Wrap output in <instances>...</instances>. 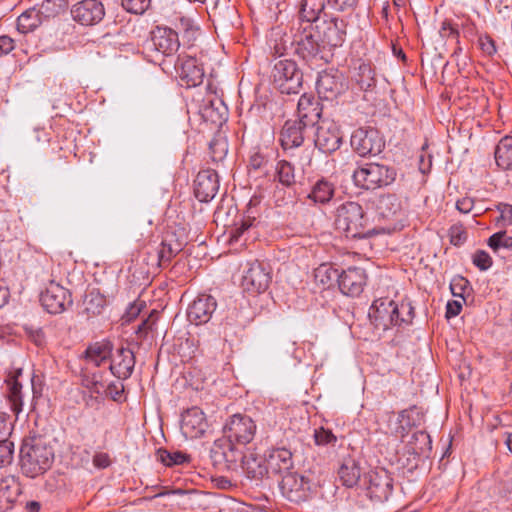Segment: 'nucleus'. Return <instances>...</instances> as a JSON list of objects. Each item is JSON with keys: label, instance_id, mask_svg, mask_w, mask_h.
Here are the masks:
<instances>
[{"label": "nucleus", "instance_id": "nucleus-1", "mask_svg": "<svg viewBox=\"0 0 512 512\" xmlns=\"http://www.w3.org/2000/svg\"><path fill=\"white\" fill-rule=\"evenodd\" d=\"M254 420L245 414L229 416L223 425V437L214 441L210 449V458L215 466L227 470L238 469L243 458V450L239 446L249 444L256 434Z\"/></svg>", "mask_w": 512, "mask_h": 512}, {"label": "nucleus", "instance_id": "nucleus-2", "mask_svg": "<svg viewBox=\"0 0 512 512\" xmlns=\"http://www.w3.org/2000/svg\"><path fill=\"white\" fill-rule=\"evenodd\" d=\"M334 226L346 238L361 239L373 234L363 207L354 201H347L337 207Z\"/></svg>", "mask_w": 512, "mask_h": 512}, {"label": "nucleus", "instance_id": "nucleus-3", "mask_svg": "<svg viewBox=\"0 0 512 512\" xmlns=\"http://www.w3.org/2000/svg\"><path fill=\"white\" fill-rule=\"evenodd\" d=\"M54 461L52 447L40 437L26 438L20 448V463L23 473L35 478L46 472Z\"/></svg>", "mask_w": 512, "mask_h": 512}, {"label": "nucleus", "instance_id": "nucleus-4", "mask_svg": "<svg viewBox=\"0 0 512 512\" xmlns=\"http://www.w3.org/2000/svg\"><path fill=\"white\" fill-rule=\"evenodd\" d=\"M318 35L316 25L298 23V27L292 28L291 45L294 47V53L307 62L323 60L321 53L325 47Z\"/></svg>", "mask_w": 512, "mask_h": 512}, {"label": "nucleus", "instance_id": "nucleus-5", "mask_svg": "<svg viewBox=\"0 0 512 512\" xmlns=\"http://www.w3.org/2000/svg\"><path fill=\"white\" fill-rule=\"evenodd\" d=\"M395 178L394 168L378 163H366L358 167L352 175L354 184L366 190L388 186L395 181Z\"/></svg>", "mask_w": 512, "mask_h": 512}, {"label": "nucleus", "instance_id": "nucleus-6", "mask_svg": "<svg viewBox=\"0 0 512 512\" xmlns=\"http://www.w3.org/2000/svg\"><path fill=\"white\" fill-rule=\"evenodd\" d=\"M271 78L273 85L282 94H298L303 84V73L297 63L291 59L275 62Z\"/></svg>", "mask_w": 512, "mask_h": 512}, {"label": "nucleus", "instance_id": "nucleus-7", "mask_svg": "<svg viewBox=\"0 0 512 512\" xmlns=\"http://www.w3.org/2000/svg\"><path fill=\"white\" fill-rule=\"evenodd\" d=\"M350 143L352 149L361 157L378 155L385 146L379 131L372 127L356 129L351 135Z\"/></svg>", "mask_w": 512, "mask_h": 512}, {"label": "nucleus", "instance_id": "nucleus-8", "mask_svg": "<svg viewBox=\"0 0 512 512\" xmlns=\"http://www.w3.org/2000/svg\"><path fill=\"white\" fill-rule=\"evenodd\" d=\"M279 488L281 494L287 500L294 503H301L309 498L312 483L307 477L290 472L283 475L279 483Z\"/></svg>", "mask_w": 512, "mask_h": 512}, {"label": "nucleus", "instance_id": "nucleus-9", "mask_svg": "<svg viewBox=\"0 0 512 512\" xmlns=\"http://www.w3.org/2000/svg\"><path fill=\"white\" fill-rule=\"evenodd\" d=\"M271 282V272L269 265L254 261L247 264L242 278V286L244 290L250 293L264 292Z\"/></svg>", "mask_w": 512, "mask_h": 512}, {"label": "nucleus", "instance_id": "nucleus-10", "mask_svg": "<svg viewBox=\"0 0 512 512\" xmlns=\"http://www.w3.org/2000/svg\"><path fill=\"white\" fill-rule=\"evenodd\" d=\"M40 303L50 314H59L72 304L71 293L55 282H50L40 294Z\"/></svg>", "mask_w": 512, "mask_h": 512}, {"label": "nucleus", "instance_id": "nucleus-11", "mask_svg": "<svg viewBox=\"0 0 512 512\" xmlns=\"http://www.w3.org/2000/svg\"><path fill=\"white\" fill-rule=\"evenodd\" d=\"M321 37L323 47H340L345 42L347 21L344 18L331 16L323 19L321 24H315Z\"/></svg>", "mask_w": 512, "mask_h": 512}, {"label": "nucleus", "instance_id": "nucleus-12", "mask_svg": "<svg viewBox=\"0 0 512 512\" xmlns=\"http://www.w3.org/2000/svg\"><path fill=\"white\" fill-rule=\"evenodd\" d=\"M367 495L372 501L383 503L393 491V479L386 469L370 471L367 476Z\"/></svg>", "mask_w": 512, "mask_h": 512}, {"label": "nucleus", "instance_id": "nucleus-13", "mask_svg": "<svg viewBox=\"0 0 512 512\" xmlns=\"http://www.w3.org/2000/svg\"><path fill=\"white\" fill-rule=\"evenodd\" d=\"M71 15L77 23L93 26L103 20L105 8L100 0H81L72 6Z\"/></svg>", "mask_w": 512, "mask_h": 512}, {"label": "nucleus", "instance_id": "nucleus-14", "mask_svg": "<svg viewBox=\"0 0 512 512\" xmlns=\"http://www.w3.org/2000/svg\"><path fill=\"white\" fill-rule=\"evenodd\" d=\"M342 139L340 126L334 121L323 120L317 128L314 143L323 153H333L340 148Z\"/></svg>", "mask_w": 512, "mask_h": 512}, {"label": "nucleus", "instance_id": "nucleus-15", "mask_svg": "<svg viewBox=\"0 0 512 512\" xmlns=\"http://www.w3.org/2000/svg\"><path fill=\"white\" fill-rule=\"evenodd\" d=\"M62 0H44L40 10L29 9L23 12L17 19V29L21 33L33 31L41 24L40 14L50 16L57 14L62 7Z\"/></svg>", "mask_w": 512, "mask_h": 512}, {"label": "nucleus", "instance_id": "nucleus-16", "mask_svg": "<svg viewBox=\"0 0 512 512\" xmlns=\"http://www.w3.org/2000/svg\"><path fill=\"white\" fill-rule=\"evenodd\" d=\"M219 190V176L213 169H203L194 180V195L200 202H209Z\"/></svg>", "mask_w": 512, "mask_h": 512}, {"label": "nucleus", "instance_id": "nucleus-17", "mask_svg": "<svg viewBox=\"0 0 512 512\" xmlns=\"http://www.w3.org/2000/svg\"><path fill=\"white\" fill-rule=\"evenodd\" d=\"M198 114L203 121L221 126L228 118V108L220 98L209 95L198 106Z\"/></svg>", "mask_w": 512, "mask_h": 512}, {"label": "nucleus", "instance_id": "nucleus-18", "mask_svg": "<svg viewBox=\"0 0 512 512\" xmlns=\"http://www.w3.org/2000/svg\"><path fill=\"white\" fill-rule=\"evenodd\" d=\"M316 89L320 98L335 99L346 89L343 75L338 72L327 71L320 73L317 78Z\"/></svg>", "mask_w": 512, "mask_h": 512}, {"label": "nucleus", "instance_id": "nucleus-19", "mask_svg": "<svg viewBox=\"0 0 512 512\" xmlns=\"http://www.w3.org/2000/svg\"><path fill=\"white\" fill-rule=\"evenodd\" d=\"M367 282V275L363 268L349 267L340 272L339 288L348 296H359Z\"/></svg>", "mask_w": 512, "mask_h": 512}, {"label": "nucleus", "instance_id": "nucleus-20", "mask_svg": "<svg viewBox=\"0 0 512 512\" xmlns=\"http://www.w3.org/2000/svg\"><path fill=\"white\" fill-rule=\"evenodd\" d=\"M217 308V302L211 295H199L188 307V320L195 324L201 325L207 323Z\"/></svg>", "mask_w": 512, "mask_h": 512}, {"label": "nucleus", "instance_id": "nucleus-21", "mask_svg": "<svg viewBox=\"0 0 512 512\" xmlns=\"http://www.w3.org/2000/svg\"><path fill=\"white\" fill-rule=\"evenodd\" d=\"M207 427L205 415L200 408L192 407L182 414L181 431L186 438L201 437Z\"/></svg>", "mask_w": 512, "mask_h": 512}, {"label": "nucleus", "instance_id": "nucleus-22", "mask_svg": "<svg viewBox=\"0 0 512 512\" xmlns=\"http://www.w3.org/2000/svg\"><path fill=\"white\" fill-rule=\"evenodd\" d=\"M309 126L300 120H287L280 132V144L284 150L300 147Z\"/></svg>", "mask_w": 512, "mask_h": 512}, {"label": "nucleus", "instance_id": "nucleus-23", "mask_svg": "<svg viewBox=\"0 0 512 512\" xmlns=\"http://www.w3.org/2000/svg\"><path fill=\"white\" fill-rule=\"evenodd\" d=\"M151 45L163 55H171L179 48L178 34L171 28L156 27L151 34Z\"/></svg>", "mask_w": 512, "mask_h": 512}, {"label": "nucleus", "instance_id": "nucleus-24", "mask_svg": "<svg viewBox=\"0 0 512 512\" xmlns=\"http://www.w3.org/2000/svg\"><path fill=\"white\" fill-rule=\"evenodd\" d=\"M268 471L271 474H287L293 467L292 452L284 447L272 448L265 454Z\"/></svg>", "mask_w": 512, "mask_h": 512}, {"label": "nucleus", "instance_id": "nucleus-25", "mask_svg": "<svg viewBox=\"0 0 512 512\" xmlns=\"http://www.w3.org/2000/svg\"><path fill=\"white\" fill-rule=\"evenodd\" d=\"M298 117L309 127L314 126L321 118L322 107L318 99L311 94L304 93L297 105Z\"/></svg>", "mask_w": 512, "mask_h": 512}, {"label": "nucleus", "instance_id": "nucleus-26", "mask_svg": "<svg viewBox=\"0 0 512 512\" xmlns=\"http://www.w3.org/2000/svg\"><path fill=\"white\" fill-rule=\"evenodd\" d=\"M135 366V357L128 348H120L116 351L111 363L110 370L114 376L120 379H127L131 376Z\"/></svg>", "mask_w": 512, "mask_h": 512}, {"label": "nucleus", "instance_id": "nucleus-27", "mask_svg": "<svg viewBox=\"0 0 512 512\" xmlns=\"http://www.w3.org/2000/svg\"><path fill=\"white\" fill-rule=\"evenodd\" d=\"M181 81L187 87H195L203 82L204 70L195 58L189 57L184 59L178 69Z\"/></svg>", "mask_w": 512, "mask_h": 512}, {"label": "nucleus", "instance_id": "nucleus-28", "mask_svg": "<svg viewBox=\"0 0 512 512\" xmlns=\"http://www.w3.org/2000/svg\"><path fill=\"white\" fill-rule=\"evenodd\" d=\"M376 210L378 215L384 219H396L402 214V202L395 194L380 195L376 203Z\"/></svg>", "mask_w": 512, "mask_h": 512}, {"label": "nucleus", "instance_id": "nucleus-29", "mask_svg": "<svg viewBox=\"0 0 512 512\" xmlns=\"http://www.w3.org/2000/svg\"><path fill=\"white\" fill-rule=\"evenodd\" d=\"M326 4V0H302L299 10V23L317 24L322 14L325 19L327 17L324 12Z\"/></svg>", "mask_w": 512, "mask_h": 512}, {"label": "nucleus", "instance_id": "nucleus-30", "mask_svg": "<svg viewBox=\"0 0 512 512\" xmlns=\"http://www.w3.org/2000/svg\"><path fill=\"white\" fill-rule=\"evenodd\" d=\"M239 467L246 472L249 478L254 480H260L269 474L265 456L259 457L253 454L246 456L243 454V458L239 461Z\"/></svg>", "mask_w": 512, "mask_h": 512}, {"label": "nucleus", "instance_id": "nucleus-31", "mask_svg": "<svg viewBox=\"0 0 512 512\" xmlns=\"http://www.w3.org/2000/svg\"><path fill=\"white\" fill-rule=\"evenodd\" d=\"M392 304L393 300L387 298H379L372 303L369 309V318L376 326H381L384 330H387V321L390 317Z\"/></svg>", "mask_w": 512, "mask_h": 512}, {"label": "nucleus", "instance_id": "nucleus-32", "mask_svg": "<svg viewBox=\"0 0 512 512\" xmlns=\"http://www.w3.org/2000/svg\"><path fill=\"white\" fill-rule=\"evenodd\" d=\"M414 317V308L408 302L397 304L393 301L392 309H390V317L387 321V329L392 326H400L403 323H411Z\"/></svg>", "mask_w": 512, "mask_h": 512}, {"label": "nucleus", "instance_id": "nucleus-33", "mask_svg": "<svg viewBox=\"0 0 512 512\" xmlns=\"http://www.w3.org/2000/svg\"><path fill=\"white\" fill-rule=\"evenodd\" d=\"M408 450L414 455L428 457L432 450L430 435L425 431H416L413 433L408 441Z\"/></svg>", "mask_w": 512, "mask_h": 512}, {"label": "nucleus", "instance_id": "nucleus-34", "mask_svg": "<svg viewBox=\"0 0 512 512\" xmlns=\"http://www.w3.org/2000/svg\"><path fill=\"white\" fill-rule=\"evenodd\" d=\"M334 193V185L326 179H320L312 186L308 199L316 204H326L333 198Z\"/></svg>", "mask_w": 512, "mask_h": 512}, {"label": "nucleus", "instance_id": "nucleus-35", "mask_svg": "<svg viewBox=\"0 0 512 512\" xmlns=\"http://www.w3.org/2000/svg\"><path fill=\"white\" fill-rule=\"evenodd\" d=\"M112 345L110 342H96L87 347L85 358L95 366H100L111 357Z\"/></svg>", "mask_w": 512, "mask_h": 512}, {"label": "nucleus", "instance_id": "nucleus-36", "mask_svg": "<svg viewBox=\"0 0 512 512\" xmlns=\"http://www.w3.org/2000/svg\"><path fill=\"white\" fill-rule=\"evenodd\" d=\"M160 254V259L167 266L171 260L182 250V242L175 239L174 235L166 234L162 242L155 247Z\"/></svg>", "mask_w": 512, "mask_h": 512}, {"label": "nucleus", "instance_id": "nucleus-37", "mask_svg": "<svg viewBox=\"0 0 512 512\" xmlns=\"http://www.w3.org/2000/svg\"><path fill=\"white\" fill-rule=\"evenodd\" d=\"M495 161L503 170L512 168V136L503 137L495 148Z\"/></svg>", "mask_w": 512, "mask_h": 512}, {"label": "nucleus", "instance_id": "nucleus-38", "mask_svg": "<svg viewBox=\"0 0 512 512\" xmlns=\"http://www.w3.org/2000/svg\"><path fill=\"white\" fill-rule=\"evenodd\" d=\"M338 474L343 485L353 487L358 483L361 471L357 463L349 459L341 465Z\"/></svg>", "mask_w": 512, "mask_h": 512}, {"label": "nucleus", "instance_id": "nucleus-39", "mask_svg": "<svg viewBox=\"0 0 512 512\" xmlns=\"http://www.w3.org/2000/svg\"><path fill=\"white\" fill-rule=\"evenodd\" d=\"M8 386V400L10 402V406L12 411L18 415L22 411L23 402H22V385L18 381L16 376H11L7 380Z\"/></svg>", "mask_w": 512, "mask_h": 512}, {"label": "nucleus", "instance_id": "nucleus-40", "mask_svg": "<svg viewBox=\"0 0 512 512\" xmlns=\"http://www.w3.org/2000/svg\"><path fill=\"white\" fill-rule=\"evenodd\" d=\"M360 89L367 91L376 85L375 72L370 64L361 63L354 76Z\"/></svg>", "mask_w": 512, "mask_h": 512}, {"label": "nucleus", "instance_id": "nucleus-41", "mask_svg": "<svg viewBox=\"0 0 512 512\" xmlns=\"http://www.w3.org/2000/svg\"><path fill=\"white\" fill-rule=\"evenodd\" d=\"M84 312L90 316L99 315L106 305L105 297L98 291L92 290L86 294L84 299Z\"/></svg>", "mask_w": 512, "mask_h": 512}, {"label": "nucleus", "instance_id": "nucleus-42", "mask_svg": "<svg viewBox=\"0 0 512 512\" xmlns=\"http://www.w3.org/2000/svg\"><path fill=\"white\" fill-rule=\"evenodd\" d=\"M275 178L283 186L291 187L296 182L294 166L286 160L278 161L275 167Z\"/></svg>", "mask_w": 512, "mask_h": 512}, {"label": "nucleus", "instance_id": "nucleus-43", "mask_svg": "<svg viewBox=\"0 0 512 512\" xmlns=\"http://www.w3.org/2000/svg\"><path fill=\"white\" fill-rule=\"evenodd\" d=\"M315 279L323 285L331 286L339 283L340 272L329 264H321L315 269Z\"/></svg>", "mask_w": 512, "mask_h": 512}, {"label": "nucleus", "instance_id": "nucleus-44", "mask_svg": "<svg viewBox=\"0 0 512 512\" xmlns=\"http://www.w3.org/2000/svg\"><path fill=\"white\" fill-rule=\"evenodd\" d=\"M157 458L165 466L180 465L190 459L189 455L185 453L180 451L171 452L163 448L157 450Z\"/></svg>", "mask_w": 512, "mask_h": 512}, {"label": "nucleus", "instance_id": "nucleus-45", "mask_svg": "<svg viewBox=\"0 0 512 512\" xmlns=\"http://www.w3.org/2000/svg\"><path fill=\"white\" fill-rule=\"evenodd\" d=\"M210 156L213 162L224 160L228 152V142L222 136L214 137L209 143Z\"/></svg>", "mask_w": 512, "mask_h": 512}, {"label": "nucleus", "instance_id": "nucleus-46", "mask_svg": "<svg viewBox=\"0 0 512 512\" xmlns=\"http://www.w3.org/2000/svg\"><path fill=\"white\" fill-rule=\"evenodd\" d=\"M487 244L494 252L501 248L512 250V237L506 231H499L489 237Z\"/></svg>", "mask_w": 512, "mask_h": 512}, {"label": "nucleus", "instance_id": "nucleus-47", "mask_svg": "<svg viewBox=\"0 0 512 512\" xmlns=\"http://www.w3.org/2000/svg\"><path fill=\"white\" fill-rule=\"evenodd\" d=\"M143 262L146 264L148 268V272L156 271L160 267H164V262L160 259V254L155 248V246L149 245L145 249V253L143 254Z\"/></svg>", "mask_w": 512, "mask_h": 512}, {"label": "nucleus", "instance_id": "nucleus-48", "mask_svg": "<svg viewBox=\"0 0 512 512\" xmlns=\"http://www.w3.org/2000/svg\"><path fill=\"white\" fill-rule=\"evenodd\" d=\"M14 443L7 440H0V467H6L13 462Z\"/></svg>", "mask_w": 512, "mask_h": 512}, {"label": "nucleus", "instance_id": "nucleus-49", "mask_svg": "<svg viewBox=\"0 0 512 512\" xmlns=\"http://www.w3.org/2000/svg\"><path fill=\"white\" fill-rule=\"evenodd\" d=\"M122 7L132 14H143L151 4V0H121Z\"/></svg>", "mask_w": 512, "mask_h": 512}, {"label": "nucleus", "instance_id": "nucleus-50", "mask_svg": "<svg viewBox=\"0 0 512 512\" xmlns=\"http://www.w3.org/2000/svg\"><path fill=\"white\" fill-rule=\"evenodd\" d=\"M17 490V482L13 476H7L0 479V496L10 500L13 494H16Z\"/></svg>", "mask_w": 512, "mask_h": 512}, {"label": "nucleus", "instance_id": "nucleus-51", "mask_svg": "<svg viewBox=\"0 0 512 512\" xmlns=\"http://www.w3.org/2000/svg\"><path fill=\"white\" fill-rule=\"evenodd\" d=\"M314 439L317 445L323 446H335L337 442V437L332 433V431L325 429L323 427L315 430Z\"/></svg>", "mask_w": 512, "mask_h": 512}, {"label": "nucleus", "instance_id": "nucleus-52", "mask_svg": "<svg viewBox=\"0 0 512 512\" xmlns=\"http://www.w3.org/2000/svg\"><path fill=\"white\" fill-rule=\"evenodd\" d=\"M329 8L343 13H352L357 5V0H326Z\"/></svg>", "mask_w": 512, "mask_h": 512}, {"label": "nucleus", "instance_id": "nucleus-53", "mask_svg": "<svg viewBox=\"0 0 512 512\" xmlns=\"http://www.w3.org/2000/svg\"><path fill=\"white\" fill-rule=\"evenodd\" d=\"M472 262L482 271L488 270L492 266V258L484 250H477L472 257Z\"/></svg>", "mask_w": 512, "mask_h": 512}, {"label": "nucleus", "instance_id": "nucleus-54", "mask_svg": "<svg viewBox=\"0 0 512 512\" xmlns=\"http://www.w3.org/2000/svg\"><path fill=\"white\" fill-rule=\"evenodd\" d=\"M253 225V220L246 219L241 222L239 226H235L230 232V242L236 243L241 236Z\"/></svg>", "mask_w": 512, "mask_h": 512}, {"label": "nucleus", "instance_id": "nucleus-55", "mask_svg": "<svg viewBox=\"0 0 512 512\" xmlns=\"http://www.w3.org/2000/svg\"><path fill=\"white\" fill-rule=\"evenodd\" d=\"M479 45L481 50L488 56H492L497 52L494 40L488 35L479 38Z\"/></svg>", "mask_w": 512, "mask_h": 512}, {"label": "nucleus", "instance_id": "nucleus-56", "mask_svg": "<svg viewBox=\"0 0 512 512\" xmlns=\"http://www.w3.org/2000/svg\"><path fill=\"white\" fill-rule=\"evenodd\" d=\"M500 217L498 221L502 222V225L507 226L512 224V205L500 204L499 205Z\"/></svg>", "mask_w": 512, "mask_h": 512}, {"label": "nucleus", "instance_id": "nucleus-57", "mask_svg": "<svg viewBox=\"0 0 512 512\" xmlns=\"http://www.w3.org/2000/svg\"><path fill=\"white\" fill-rule=\"evenodd\" d=\"M469 282L463 277L454 278L451 282V291L454 296L462 297V292L468 286Z\"/></svg>", "mask_w": 512, "mask_h": 512}, {"label": "nucleus", "instance_id": "nucleus-58", "mask_svg": "<svg viewBox=\"0 0 512 512\" xmlns=\"http://www.w3.org/2000/svg\"><path fill=\"white\" fill-rule=\"evenodd\" d=\"M15 48V41L7 35L0 36V57L9 54Z\"/></svg>", "mask_w": 512, "mask_h": 512}, {"label": "nucleus", "instance_id": "nucleus-59", "mask_svg": "<svg viewBox=\"0 0 512 512\" xmlns=\"http://www.w3.org/2000/svg\"><path fill=\"white\" fill-rule=\"evenodd\" d=\"M10 416L4 412H0V438L5 439L11 432Z\"/></svg>", "mask_w": 512, "mask_h": 512}, {"label": "nucleus", "instance_id": "nucleus-60", "mask_svg": "<svg viewBox=\"0 0 512 512\" xmlns=\"http://www.w3.org/2000/svg\"><path fill=\"white\" fill-rule=\"evenodd\" d=\"M142 309V303H131L128 308L125 311V314L123 315V318L126 322H131L134 320Z\"/></svg>", "mask_w": 512, "mask_h": 512}, {"label": "nucleus", "instance_id": "nucleus-61", "mask_svg": "<svg viewBox=\"0 0 512 512\" xmlns=\"http://www.w3.org/2000/svg\"><path fill=\"white\" fill-rule=\"evenodd\" d=\"M462 310V304L459 301L451 300L446 305V318L450 319L460 314Z\"/></svg>", "mask_w": 512, "mask_h": 512}, {"label": "nucleus", "instance_id": "nucleus-62", "mask_svg": "<svg viewBox=\"0 0 512 512\" xmlns=\"http://www.w3.org/2000/svg\"><path fill=\"white\" fill-rule=\"evenodd\" d=\"M474 207V200L470 197H463L456 203V208L463 214H467L472 211Z\"/></svg>", "mask_w": 512, "mask_h": 512}, {"label": "nucleus", "instance_id": "nucleus-63", "mask_svg": "<svg viewBox=\"0 0 512 512\" xmlns=\"http://www.w3.org/2000/svg\"><path fill=\"white\" fill-rule=\"evenodd\" d=\"M93 464L97 468H107L110 464V457L107 453H96L93 457Z\"/></svg>", "mask_w": 512, "mask_h": 512}, {"label": "nucleus", "instance_id": "nucleus-64", "mask_svg": "<svg viewBox=\"0 0 512 512\" xmlns=\"http://www.w3.org/2000/svg\"><path fill=\"white\" fill-rule=\"evenodd\" d=\"M466 233L459 228H452L451 230V243L455 246L461 245L465 242Z\"/></svg>", "mask_w": 512, "mask_h": 512}]
</instances>
